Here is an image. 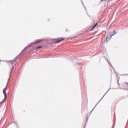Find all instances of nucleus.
Returning <instances> with one entry per match:
<instances>
[{"label": "nucleus", "mask_w": 128, "mask_h": 128, "mask_svg": "<svg viewBox=\"0 0 128 128\" xmlns=\"http://www.w3.org/2000/svg\"><path fill=\"white\" fill-rule=\"evenodd\" d=\"M6 86L3 90V94L4 96V100H6Z\"/></svg>", "instance_id": "f03ea898"}, {"label": "nucleus", "mask_w": 128, "mask_h": 128, "mask_svg": "<svg viewBox=\"0 0 128 128\" xmlns=\"http://www.w3.org/2000/svg\"><path fill=\"white\" fill-rule=\"evenodd\" d=\"M38 42H40V40H37L36 42H34L35 44H38Z\"/></svg>", "instance_id": "423d86ee"}, {"label": "nucleus", "mask_w": 128, "mask_h": 128, "mask_svg": "<svg viewBox=\"0 0 128 128\" xmlns=\"http://www.w3.org/2000/svg\"><path fill=\"white\" fill-rule=\"evenodd\" d=\"M58 40H57V41H56V43H58V42H62V40H64V38H58Z\"/></svg>", "instance_id": "7ed1b4c3"}, {"label": "nucleus", "mask_w": 128, "mask_h": 128, "mask_svg": "<svg viewBox=\"0 0 128 128\" xmlns=\"http://www.w3.org/2000/svg\"><path fill=\"white\" fill-rule=\"evenodd\" d=\"M24 51H22V52H24Z\"/></svg>", "instance_id": "f8f14e48"}, {"label": "nucleus", "mask_w": 128, "mask_h": 128, "mask_svg": "<svg viewBox=\"0 0 128 128\" xmlns=\"http://www.w3.org/2000/svg\"><path fill=\"white\" fill-rule=\"evenodd\" d=\"M96 26H98V22L96 23V24H95L94 26H93V28H92V29L91 30H93L94 29L96 28Z\"/></svg>", "instance_id": "39448f33"}, {"label": "nucleus", "mask_w": 128, "mask_h": 128, "mask_svg": "<svg viewBox=\"0 0 128 128\" xmlns=\"http://www.w3.org/2000/svg\"><path fill=\"white\" fill-rule=\"evenodd\" d=\"M108 36H107L106 38V42H108Z\"/></svg>", "instance_id": "6e6552de"}, {"label": "nucleus", "mask_w": 128, "mask_h": 128, "mask_svg": "<svg viewBox=\"0 0 128 128\" xmlns=\"http://www.w3.org/2000/svg\"><path fill=\"white\" fill-rule=\"evenodd\" d=\"M124 76H128V74H124Z\"/></svg>", "instance_id": "9b49d317"}, {"label": "nucleus", "mask_w": 128, "mask_h": 128, "mask_svg": "<svg viewBox=\"0 0 128 128\" xmlns=\"http://www.w3.org/2000/svg\"><path fill=\"white\" fill-rule=\"evenodd\" d=\"M118 86H120V82H118Z\"/></svg>", "instance_id": "1a4fd4ad"}, {"label": "nucleus", "mask_w": 128, "mask_h": 128, "mask_svg": "<svg viewBox=\"0 0 128 128\" xmlns=\"http://www.w3.org/2000/svg\"><path fill=\"white\" fill-rule=\"evenodd\" d=\"M127 86H128V82H125Z\"/></svg>", "instance_id": "9d476101"}, {"label": "nucleus", "mask_w": 128, "mask_h": 128, "mask_svg": "<svg viewBox=\"0 0 128 128\" xmlns=\"http://www.w3.org/2000/svg\"><path fill=\"white\" fill-rule=\"evenodd\" d=\"M16 60H14L12 61L9 62L8 64L10 66L12 65V66H14L16 64Z\"/></svg>", "instance_id": "f257e3e1"}, {"label": "nucleus", "mask_w": 128, "mask_h": 128, "mask_svg": "<svg viewBox=\"0 0 128 128\" xmlns=\"http://www.w3.org/2000/svg\"><path fill=\"white\" fill-rule=\"evenodd\" d=\"M114 34H112L110 35L109 40H110V38H112V36H114V34H116V30H114Z\"/></svg>", "instance_id": "20e7f679"}, {"label": "nucleus", "mask_w": 128, "mask_h": 128, "mask_svg": "<svg viewBox=\"0 0 128 128\" xmlns=\"http://www.w3.org/2000/svg\"><path fill=\"white\" fill-rule=\"evenodd\" d=\"M42 48V46H40L37 47V49L38 50L40 48Z\"/></svg>", "instance_id": "0eeeda50"}]
</instances>
